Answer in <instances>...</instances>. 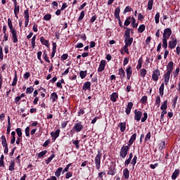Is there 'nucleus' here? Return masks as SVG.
Listing matches in <instances>:
<instances>
[{
  "instance_id": "19",
  "label": "nucleus",
  "mask_w": 180,
  "mask_h": 180,
  "mask_svg": "<svg viewBox=\"0 0 180 180\" xmlns=\"http://www.w3.org/2000/svg\"><path fill=\"white\" fill-rule=\"evenodd\" d=\"M171 77V73L166 72L165 74V84L168 85V82H169V78Z\"/></svg>"
},
{
  "instance_id": "36",
  "label": "nucleus",
  "mask_w": 180,
  "mask_h": 180,
  "mask_svg": "<svg viewBox=\"0 0 180 180\" xmlns=\"http://www.w3.org/2000/svg\"><path fill=\"white\" fill-rule=\"evenodd\" d=\"M16 84H18V74L16 73V72H15V77L13 78V82L11 84L12 86H15V85H16Z\"/></svg>"
},
{
  "instance_id": "18",
  "label": "nucleus",
  "mask_w": 180,
  "mask_h": 180,
  "mask_svg": "<svg viewBox=\"0 0 180 180\" xmlns=\"http://www.w3.org/2000/svg\"><path fill=\"white\" fill-rule=\"evenodd\" d=\"M124 43L127 46H131L133 43V37H128L124 39Z\"/></svg>"
},
{
  "instance_id": "60",
  "label": "nucleus",
  "mask_w": 180,
  "mask_h": 180,
  "mask_svg": "<svg viewBox=\"0 0 180 180\" xmlns=\"http://www.w3.org/2000/svg\"><path fill=\"white\" fill-rule=\"evenodd\" d=\"M128 47H130V46L126 45V44L123 47V50H124V51H125V53L127 54H129V48Z\"/></svg>"
},
{
  "instance_id": "55",
  "label": "nucleus",
  "mask_w": 180,
  "mask_h": 180,
  "mask_svg": "<svg viewBox=\"0 0 180 180\" xmlns=\"http://www.w3.org/2000/svg\"><path fill=\"white\" fill-rule=\"evenodd\" d=\"M142 64H143V60H141V59H139L138 65L136 66L137 70H140V68H141Z\"/></svg>"
},
{
  "instance_id": "10",
  "label": "nucleus",
  "mask_w": 180,
  "mask_h": 180,
  "mask_svg": "<svg viewBox=\"0 0 180 180\" xmlns=\"http://www.w3.org/2000/svg\"><path fill=\"white\" fill-rule=\"evenodd\" d=\"M105 65H106V60H102L100 62V65L98 69V72H102V71H103V70H105Z\"/></svg>"
},
{
  "instance_id": "45",
  "label": "nucleus",
  "mask_w": 180,
  "mask_h": 180,
  "mask_svg": "<svg viewBox=\"0 0 180 180\" xmlns=\"http://www.w3.org/2000/svg\"><path fill=\"white\" fill-rule=\"evenodd\" d=\"M25 136H26V137L30 136V127H27L25 128Z\"/></svg>"
},
{
  "instance_id": "2",
  "label": "nucleus",
  "mask_w": 180,
  "mask_h": 180,
  "mask_svg": "<svg viewBox=\"0 0 180 180\" xmlns=\"http://www.w3.org/2000/svg\"><path fill=\"white\" fill-rule=\"evenodd\" d=\"M129 150H130V146H123L121 148L120 152V157L121 158H126V155H127V153L129 152Z\"/></svg>"
},
{
  "instance_id": "48",
  "label": "nucleus",
  "mask_w": 180,
  "mask_h": 180,
  "mask_svg": "<svg viewBox=\"0 0 180 180\" xmlns=\"http://www.w3.org/2000/svg\"><path fill=\"white\" fill-rule=\"evenodd\" d=\"M148 117V115L147 114V112H144L143 117L141 118L142 123H144V122H146L147 120Z\"/></svg>"
},
{
  "instance_id": "20",
  "label": "nucleus",
  "mask_w": 180,
  "mask_h": 180,
  "mask_svg": "<svg viewBox=\"0 0 180 180\" xmlns=\"http://www.w3.org/2000/svg\"><path fill=\"white\" fill-rule=\"evenodd\" d=\"M20 11V8L19 7V6L18 4L14 6V15L15 16V18L18 19V13H19Z\"/></svg>"
},
{
  "instance_id": "31",
  "label": "nucleus",
  "mask_w": 180,
  "mask_h": 180,
  "mask_svg": "<svg viewBox=\"0 0 180 180\" xmlns=\"http://www.w3.org/2000/svg\"><path fill=\"white\" fill-rule=\"evenodd\" d=\"M146 30V25L144 24L141 25L138 28L139 33H143Z\"/></svg>"
},
{
  "instance_id": "7",
  "label": "nucleus",
  "mask_w": 180,
  "mask_h": 180,
  "mask_svg": "<svg viewBox=\"0 0 180 180\" xmlns=\"http://www.w3.org/2000/svg\"><path fill=\"white\" fill-rule=\"evenodd\" d=\"M125 72L127 74V79H130V78H131V75H133V68L131 66H129L126 68Z\"/></svg>"
},
{
  "instance_id": "51",
  "label": "nucleus",
  "mask_w": 180,
  "mask_h": 180,
  "mask_svg": "<svg viewBox=\"0 0 180 180\" xmlns=\"http://www.w3.org/2000/svg\"><path fill=\"white\" fill-rule=\"evenodd\" d=\"M33 91H34V89H33V87H27L26 89V94H32Z\"/></svg>"
},
{
  "instance_id": "64",
  "label": "nucleus",
  "mask_w": 180,
  "mask_h": 180,
  "mask_svg": "<svg viewBox=\"0 0 180 180\" xmlns=\"http://www.w3.org/2000/svg\"><path fill=\"white\" fill-rule=\"evenodd\" d=\"M130 162H131V158H128L125 162H124V165L125 167H128L129 164H130Z\"/></svg>"
},
{
  "instance_id": "61",
  "label": "nucleus",
  "mask_w": 180,
  "mask_h": 180,
  "mask_svg": "<svg viewBox=\"0 0 180 180\" xmlns=\"http://www.w3.org/2000/svg\"><path fill=\"white\" fill-rule=\"evenodd\" d=\"M127 12H131V7L127 6L124 11V13H127Z\"/></svg>"
},
{
  "instance_id": "14",
  "label": "nucleus",
  "mask_w": 180,
  "mask_h": 180,
  "mask_svg": "<svg viewBox=\"0 0 180 180\" xmlns=\"http://www.w3.org/2000/svg\"><path fill=\"white\" fill-rule=\"evenodd\" d=\"M118 75L120 76V79H123L124 77H126V72H124L123 68H121L118 70Z\"/></svg>"
},
{
  "instance_id": "11",
  "label": "nucleus",
  "mask_w": 180,
  "mask_h": 180,
  "mask_svg": "<svg viewBox=\"0 0 180 180\" xmlns=\"http://www.w3.org/2000/svg\"><path fill=\"white\" fill-rule=\"evenodd\" d=\"M137 137V134H134L129 141V144H128V146L129 147H131V146H133V143H134V141H136V139Z\"/></svg>"
},
{
  "instance_id": "1",
  "label": "nucleus",
  "mask_w": 180,
  "mask_h": 180,
  "mask_svg": "<svg viewBox=\"0 0 180 180\" xmlns=\"http://www.w3.org/2000/svg\"><path fill=\"white\" fill-rule=\"evenodd\" d=\"M101 158H102V152L98 150V154L94 159L96 169H101Z\"/></svg>"
},
{
  "instance_id": "59",
  "label": "nucleus",
  "mask_w": 180,
  "mask_h": 180,
  "mask_svg": "<svg viewBox=\"0 0 180 180\" xmlns=\"http://www.w3.org/2000/svg\"><path fill=\"white\" fill-rule=\"evenodd\" d=\"M147 103V96H144L141 98V103Z\"/></svg>"
},
{
  "instance_id": "43",
  "label": "nucleus",
  "mask_w": 180,
  "mask_h": 180,
  "mask_svg": "<svg viewBox=\"0 0 180 180\" xmlns=\"http://www.w3.org/2000/svg\"><path fill=\"white\" fill-rule=\"evenodd\" d=\"M84 17H85V11H82L78 18L79 22L82 20V19H84Z\"/></svg>"
},
{
  "instance_id": "24",
  "label": "nucleus",
  "mask_w": 180,
  "mask_h": 180,
  "mask_svg": "<svg viewBox=\"0 0 180 180\" xmlns=\"http://www.w3.org/2000/svg\"><path fill=\"white\" fill-rule=\"evenodd\" d=\"M120 7H117L115 11V18H116V19H120Z\"/></svg>"
},
{
  "instance_id": "29",
  "label": "nucleus",
  "mask_w": 180,
  "mask_h": 180,
  "mask_svg": "<svg viewBox=\"0 0 180 180\" xmlns=\"http://www.w3.org/2000/svg\"><path fill=\"white\" fill-rule=\"evenodd\" d=\"M153 5H154V0H148L147 9L151 11L153 9Z\"/></svg>"
},
{
  "instance_id": "57",
  "label": "nucleus",
  "mask_w": 180,
  "mask_h": 180,
  "mask_svg": "<svg viewBox=\"0 0 180 180\" xmlns=\"http://www.w3.org/2000/svg\"><path fill=\"white\" fill-rule=\"evenodd\" d=\"M151 139V132H148L146 137H145V141H148Z\"/></svg>"
},
{
  "instance_id": "27",
  "label": "nucleus",
  "mask_w": 180,
  "mask_h": 180,
  "mask_svg": "<svg viewBox=\"0 0 180 180\" xmlns=\"http://www.w3.org/2000/svg\"><path fill=\"white\" fill-rule=\"evenodd\" d=\"M51 99H52V102H56L57 99H58V96L57 95V93L53 92L51 94Z\"/></svg>"
},
{
  "instance_id": "16",
  "label": "nucleus",
  "mask_w": 180,
  "mask_h": 180,
  "mask_svg": "<svg viewBox=\"0 0 180 180\" xmlns=\"http://www.w3.org/2000/svg\"><path fill=\"white\" fill-rule=\"evenodd\" d=\"M131 108H133V103L129 102L127 104V107L125 110V113L127 115H130V112H131Z\"/></svg>"
},
{
  "instance_id": "41",
  "label": "nucleus",
  "mask_w": 180,
  "mask_h": 180,
  "mask_svg": "<svg viewBox=\"0 0 180 180\" xmlns=\"http://www.w3.org/2000/svg\"><path fill=\"white\" fill-rule=\"evenodd\" d=\"M43 57H44V60L46 62V63H50V60L49 59V57L47 56V51H44V54H43Z\"/></svg>"
},
{
  "instance_id": "12",
  "label": "nucleus",
  "mask_w": 180,
  "mask_h": 180,
  "mask_svg": "<svg viewBox=\"0 0 180 180\" xmlns=\"http://www.w3.org/2000/svg\"><path fill=\"white\" fill-rule=\"evenodd\" d=\"M167 73L171 74L174 70V62L171 61L168 63L167 67Z\"/></svg>"
},
{
  "instance_id": "17",
  "label": "nucleus",
  "mask_w": 180,
  "mask_h": 180,
  "mask_svg": "<svg viewBox=\"0 0 180 180\" xmlns=\"http://www.w3.org/2000/svg\"><path fill=\"white\" fill-rule=\"evenodd\" d=\"M123 176L124 179H129L130 176V172L129 171V169L125 168L123 169Z\"/></svg>"
},
{
  "instance_id": "23",
  "label": "nucleus",
  "mask_w": 180,
  "mask_h": 180,
  "mask_svg": "<svg viewBox=\"0 0 180 180\" xmlns=\"http://www.w3.org/2000/svg\"><path fill=\"white\" fill-rule=\"evenodd\" d=\"M118 126L120 129V131H122V133L124 132L126 130V122H121Z\"/></svg>"
},
{
  "instance_id": "32",
  "label": "nucleus",
  "mask_w": 180,
  "mask_h": 180,
  "mask_svg": "<svg viewBox=\"0 0 180 180\" xmlns=\"http://www.w3.org/2000/svg\"><path fill=\"white\" fill-rule=\"evenodd\" d=\"M8 169L9 171H13L15 169V160H11Z\"/></svg>"
},
{
  "instance_id": "5",
  "label": "nucleus",
  "mask_w": 180,
  "mask_h": 180,
  "mask_svg": "<svg viewBox=\"0 0 180 180\" xmlns=\"http://www.w3.org/2000/svg\"><path fill=\"white\" fill-rule=\"evenodd\" d=\"M171 34H172V30L169 28H166L164 30L162 39H169Z\"/></svg>"
},
{
  "instance_id": "26",
  "label": "nucleus",
  "mask_w": 180,
  "mask_h": 180,
  "mask_svg": "<svg viewBox=\"0 0 180 180\" xmlns=\"http://www.w3.org/2000/svg\"><path fill=\"white\" fill-rule=\"evenodd\" d=\"M11 117L8 116V125H7V134H11Z\"/></svg>"
},
{
  "instance_id": "40",
  "label": "nucleus",
  "mask_w": 180,
  "mask_h": 180,
  "mask_svg": "<svg viewBox=\"0 0 180 180\" xmlns=\"http://www.w3.org/2000/svg\"><path fill=\"white\" fill-rule=\"evenodd\" d=\"M54 157H56V155L53 154L52 155H51V157H49L46 160V164L47 165H49V164H50V162H51V161L53 160V158H54Z\"/></svg>"
},
{
  "instance_id": "62",
  "label": "nucleus",
  "mask_w": 180,
  "mask_h": 180,
  "mask_svg": "<svg viewBox=\"0 0 180 180\" xmlns=\"http://www.w3.org/2000/svg\"><path fill=\"white\" fill-rule=\"evenodd\" d=\"M0 60H4V52L2 46H0Z\"/></svg>"
},
{
  "instance_id": "63",
  "label": "nucleus",
  "mask_w": 180,
  "mask_h": 180,
  "mask_svg": "<svg viewBox=\"0 0 180 180\" xmlns=\"http://www.w3.org/2000/svg\"><path fill=\"white\" fill-rule=\"evenodd\" d=\"M108 175H115V171L112 168H109V171L108 172Z\"/></svg>"
},
{
  "instance_id": "34",
  "label": "nucleus",
  "mask_w": 180,
  "mask_h": 180,
  "mask_svg": "<svg viewBox=\"0 0 180 180\" xmlns=\"http://www.w3.org/2000/svg\"><path fill=\"white\" fill-rule=\"evenodd\" d=\"M147 75V70L144 68L140 70V76L144 78Z\"/></svg>"
},
{
  "instance_id": "42",
  "label": "nucleus",
  "mask_w": 180,
  "mask_h": 180,
  "mask_svg": "<svg viewBox=\"0 0 180 180\" xmlns=\"http://www.w3.org/2000/svg\"><path fill=\"white\" fill-rule=\"evenodd\" d=\"M131 20H132V27L137 28V26H139L138 23H136V18L134 17H131Z\"/></svg>"
},
{
  "instance_id": "6",
  "label": "nucleus",
  "mask_w": 180,
  "mask_h": 180,
  "mask_svg": "<svg viewBox=\"0 0 180 180\" xmlns=\"http://www.w3.org/2000/svg\"><path fill=\"white\" fill-rule=\"evenodd\" d=\"M134 115V120L137 122H140V120H141V116H143V112H141V111H139L138 110H135Z\"/></svg>"
},
{
  "instance_id": "3",
  "label": "nucleus",
  "mask_w": 180,
  "mask_h": 180,
  "mask_svg": "<svg viewBox=\"0 0 180 180\" xmlns=\"http://www.w3.org/2000/svg\"><path fill=\"white\" fill-rule=\"evenodd\" d=\"M82 129H84V126L82 125V122H79L75 124L73 129L71 130V132L72 134L75 133V131L76 133H79Z\"/></svg>"
},
{
  "instance_id": "35",
  "label": "nucleus",
  "mask_w": 180,
  "mask_h": 180,
  "mask_svg": "<svg viewBox=\"0 0 180 180\" xmlns=\"http://www.w3.org/2000/svg\"><path fill=\"white\" fill-rule=\"evenodd\" d=\"M62 172H63V167L58 168L56 169V171L55 172L56 176H57L58 178V176H60V175H61Z\"/></svg>"
},
{
  "instance_id": "56",
  "label": "nucleus",
  "mask_w": 180,
  "mask_h": 180,
  "mask_svg": "<svg viewBox=\"0 0 180 180\" xmlns=\"http://www.w3.org/2000/svg\"><path fill=\"white\" fill-rule=\"evenodd\" d=\"M179 74V68H177L175 70V72H173V75L174 78H176L178 77V75Z\"/></svg>"
},
{
  "instance_id": "4",
  "label": "nucleus",
  "mask_w": 180,
  "mask_h": 180,
  "mask_svg": "<svg viewBox=\"0 0 180 180\" xmlns=\"http://www.w3.org/2000/svg\"><path fill=\"white\" fill-rule=\"evenodd\" d=\"M160 75H161V72L160 70L156 69L153 72L152 79H153L155 82L158 81V78H160Z\"/></svg>"
},
{
  "instance_id": "54",
  "label": "nucleus",
  "mask_w": 180,
  "mask_h": 180,
  "mask_svg": "<svg viewBox=\"0 0 180 180\" xmlns=\"http://www.w3.org/2000/svg\"><path fill=\"white\" fill-rule=\"evenodd\" d=\"M136 162H137V155H135L134 157V158L132 159L131 164V165L134 166V165H136Z\"/></svg>"
},
{
  "instance_id": "46",
  "label": "nucleus",
  "mask_w": 180,
  "mask_h": 180,
  "mask_svg": "<svg viewBox=\"0 0 180 180\" xmlns=\"http://www.w3.org/2000/svg\"><path fill=\"white\" fill-rule=\"evenodd\" d=\"M161 103V98L160 96H158L155 99V105H158V108H160V105Z\"/></svg>"
},
{
  "instance_id": "28",
  "label": "nucleus",
  "mask_w": 180,
  "mask_h": 180,
  "mask_svg": "<svg viewBox=\"0 0 180 180\" xmlns=\"http://www.w3.org/2000/svg\"><path fill=\"white\" fill-rule=\"evenodd\" d=\"M1 144L3 147H8V143L6 142V138L5 136H1Z\"/></svg>"
},
{
  "instance_id": "50",
  "label": "nucleus",
  "mask_w": 180,
  "mask_h": 180,
  "mask_svg": "<svg viewBox=\"0 0 180 180\" xmlns=\"http://www.w3.org/2000/svg\"><path fill=\"white\" fill-rule=\"evenodd\" d=\"M131 19V17H128L127 19H126V20H125V22H124V26H129V25H130V20Z\"/></svg>"
},
{
  "instance_id": "58",
  "label": "nucleus",
  "mask_w": 180,
  "mask_h": 180,
  "mask_svg": "<svg viewBox=\"0 0 180 180\" xmlns=\"http://www.w3.org/2000/svg\"><path fill=\"white\" fill-rule=\"evenodd\" d=\"M50 19H51V14H46L44 16V20H50Z\"/></svg>"
},
{
  "instance_id": "22",
  "label": "nucleus",
  "mask_w": 180,
  "mask_h": 180,
  "mask_svg": "<svg viewBox=\"0 0 180 180\" xmlns=\"http://www.w3.org/2000/svg\"><path fill=\"white\" fill-rule=\"evenodd\" d=\"M83 90L86 91V89H91V82H86L83 85Z\"/></svg>"
},
{
  "instance_id": "49",
  "label": "nucleus",
  "mask_w": 180,
  "mask_h": 180,
  "mask_svg": "<svg viewBox=\"0 0 180 180\" xmlns=\"http://www.w3.org/2000/svg\"><path fill=\"white\" fill-rule=\"evenodd\" d=\"M15 131H16V133H17L18 137H22V129H20V128H17V129H15Z\"/></svg>"
},
{
  "instance_id": "52",
  "label": "nucleus",
  "mask_w": 180,
  "mask_h": 180,
  "mask_svg": "<svg viewBox=\"0 0 180 180\" xmlns=\"http://www.w3.org/2000/svg\"><path fill=\"white\" fill-rule=\"evenodd\" d=\"M24 15H25V19H29V18H30V16L29 15V8L26 9L24 11Z\"/></svg>"
},
{
  "instance_id": "30",
  "label": "nucleus",
  "mask_w": 180,
  "mask_h": 180,
  "mask_svg": "<svg viewBox=\"0 0 180 180\" xmlns=\"http://www.w3.org/2000/svg\"><path fill=\"white\" fill-rule=\"evenodd\" d=\"M124 29H126V30L124 32V34L125 38L130 37V31H131L130 28H127L126 27H124Z\"/></svg>"
},
{
  "instance_id": "44",
  "label": "nucleus",
  "mask_w": 180,
  "mask_h": 180,
  "mask_svg": "<svg viewBox=\"0 0 180 180\" xmlns=\"http://www.w3.org/2000/svg\"><path fill=\"white\" fill-rule=\"evenodd\" d=\"M155 22L156 24L160 23V13H157L155 16Z\"/></svg>"
},
{
  "instance_id": "53",
  "label": "nucleus",
  "mask_w": 180,
  "mask_h": 180,
  "mask_svg": "<svg viewBox=\"0 0 180 180\" xmlns=\"http://www.w3.org/2000/svg\"><path fill=\"white\" fill-rule=\"evenodd\" d=\"M73 144L74 146H75L76 148H77V150L79 148V141L78 140H75V141H73Z\"/></svg>"
},
{
  "instance_id": "21",
  "label": "nucleus",
  "mask_w": 180,
  "mask_h": 180,
  "mask_svg": "<svg viewBox=\"0 0 180 180\" xmlns=\"http://www.w3.org/2000/svg\"><path fill=\"white\" fill-rule=\"evenodd\" d=\"M8 26L10 29V32H13V30H16V29H15V27H13V25H12V20H11V18L8 19Z\"/></svg>"
},
{
  "instance_id": "13",
  "label": "nucleus",
  "mask_w": 180,
  "mask_h": 180,
  "mask_svg": "<svg viewBox=\"0 0 180 180\" xmlns=\"http://www.w3.org/2000/svg\"><path fill=\"white\" fill-rule=\"evenodd\" d=\"M10 32L12 34L13 43H16L18 41V32L16 31V30Z\"/></svg>"
},
{
  "instance_id": "38",
  "label": "nucleus",
  "mask_w": 180,
  "mask_h": 180,
  "mask_svg": "<svg viewBox=\"0 0 180 180\" xmlns=\"http://www.w3.org/2000/svg\"><path fill=\"white\" fill-rule=\"evenodd\" d=\"M46 154H47V150L41 151L39 153H38L37 157L38 158H43V157H44Z\"/></svg>"
},
{
  "instance_id": "9",
  "label": "nucleus",
  "mask_w": 180,
  "mask_h": 180,
  "mask_svg": "<svg viewBox=\"0 0 180 180\" xmlns=\"http://www.w3.org/2000/svg\"><path fill=\"white\" fill-rule=\"evenodd\" d=\"M51 136L52 137V140L53 141H56V140H57V139L58 138V136H60V129H58L55 132L52 131L51 133Z\"/></svg>"
},
{
  "instance_id": "39",
  "label": "nucleus",
  "mask_w": 180,
  "mask_h": 180,
  "mask_svg": "<svg viewBox=\"0 0 180 180\" xmlns=\"http://www.w3.org/2000/svg\"><path fill=\"white\" fill-rule=\"evenodd\" d=\"M32 47L34 49L36 47V35H34L31 41Z\"/></svg>"
},
{
  "instance_id": "15",
  "label": "nucleus",
  "mask_w": 180,
  "mask_h": 180,
  "mask_svg": "<svg viewBox=\"0 0 180 180\" xmlns=\"http://www.w3.org/2000/svg\"><path fill=\"white\" fill-rule=\"evenodd\" d=\"M119 98V94L117 92H114L110 95V99L112 102H116Z\"/></svg>"
},
{
  "instance_id": "25",
  "label": "nucleus",
  "mask_w": 180,
  "mask_h": 180,
  "mask_svg": "<svg viewBox=\"0 0 180 180\" xmlns=\"http://www.w3.org/2000/svg\"><path fill=\"white\" fill-rule=\"evenodd\" d=\"M179 175V169H175L172 175V179L175 180Z\"/></svg>"
},
{
  "instance_id": "33",
  "label": "nucleus",
  "mask_w": 180,
  "mask_h": 180,
  "mask_svg": "<svg viewBox=\"0 0 180 180\" xmlns=\"http://www.w3.org/2000/svg\"><path fill=\"white\" fill-rule=\"evenodd\" d=\"M40 41L41 43V44H44V46H49V40H46V39H44V37H41L40 38Z\"/></svg>"
},
{
  "instance_id": "8",
  "label": "nucleus",
  "mask_w": 180,
  "mask_h": 180,
  "mask_svg": "<svg viewBox=\"0 0 180 180\" xmlns=\"http://www.w3.org/2000/svg\"><path fill=\"white\" fill-rule=\"evenodd\" d=\"M172 41H169V49H171V50L174 49V47H176V39L171 37Z\"/></svg>"
},
{
  "instance_id": "47",
  "label": "nucleus",
  "mask_w": 180,
  "mask_h": 180,
  "mask_svg": "<svg viewBox=\"0 0 180 180\" xmlns=\"http://www.w3.org/2000/svg\"><path fill=\"white\" fill-rule=\"evenodd\" d=\"M79 75H80V77L82 78V79H84V78H85V77H86V72L82 70L79 72Z\"/></svg>"
},
{
  "instance_id": "37",
  "label": "nucleus",
  "mask_w": 180,
  "mask_h": 180,
  "mask_svg": "<svg viewBox=\"0 0 180 180\" xmlns=\"http://www.w3.org/2000/svg\"><path fill=\"white\" fill-rule=\"evenodd\" d=\"M167 101H165L160 107L161 110H167L168 106L167 105Z\"/></svg>"
}]
</instances>
